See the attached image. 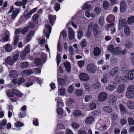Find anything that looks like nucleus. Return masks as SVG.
<instances>
[{"label": "nucleus", "mask_w": 134, "mask_h": 134, "mask_svg": "<svg viewBox=\"0 0 134 134\" xmlns=\"http://www.w3.org/2000/svg\"><path fill=\"white\" fill-rule=\"evenodd\" d=\"M94 121V118L92 116H90L86 119L85 123L86 124H90L92 122Z\"/></svg>", "instance_id": "nucleus-22"}, {"label": "nucleus", "mask_w": 134, "mask_h": 134, "mask_svg": "<svg viewBox=\"0 0 134 134\" xmlns=\"http://www.w3.org/2000/svg\"><path fill=\"white\" fill-rule=\"evenodd\" d=\"M89 107L91 110H92L96 108V106L95 103L92 102L89 104Z\"/></svg>", "instance_id": "nucleus-41"}, {"label": "nucleus", "mask_w": 134, "mask_h": 134, "mask_svg": "<svg viewBox=\"0 0 134 134\" xmlns=\"http://www.w3.org/2000/svg\"><path fill=\"white\" fill-rule=\"evenodd\" d=\"M127 105L130 109H133L134 108V103L133 102L130 101H128Z\"/></svg>", "instance_id": "nucleus-32"}, {"label": "nucleus", "mask_w": 134, "mask_h": 134, "mask_svg": "<svg viewBox=\"0 0 134 134\" xmlns=\"http://www.w3.org/2000/svg\"><path fill=\"white\" fill-rule=\"evenodd\" d=\"M29 64L27 62H25L21 63L20 64V67L21 69H24L27 67Z\"/></svg>", "instance_id": "nucleus-35"}, {"label": "nucleus", "mask_w": 134, "mask_h": 134, "mask_svg": "<svg viewBox=\"0 0 134 134\" xmlns=\"http://www.w3.org/2000/svg\"><path fill=\"white\" fill-rule=\"evenodd\" d=\"M39 15L36 14H35L32 16V21H34L35 24H38V19L39 18Z\"/></svg>", "instance_id": "nucleus-28"}, {"label": "nucleus", "mask_w": 134, "mask_h": 134, "mask_svg": "<svg viewBox=\"0 0 134 134\" xmlns=\"http://www.w3.org/2000/svg\"><path fill=\"white\" fill-rule=\"evenodd\" d=\"M127 91L131 92H133L134 91V87L132 85H130L127 88Z\"/></svg>", "instance_id": "nucleus-48"}, {"label": "nucleus", "mask_w": 134, "mask_h": 134, "mask_svg": "<svg viewBox=\"0 0 134 134\" xmlns=\"http://www.w3.org/2000/svg\"><path fill=\"white\" fill-rule=\"evenodd\" d=\"M106 20L108 23H110V24H107L108 28H109L110 26H113L114 25L115 17L113 15H110L108 16L107 17Z\"/></svg>", "instance_id": "nucleus-2"}, {"label": "nucleus", "mask_w": 134, "mask_h": 134, "mask_svg": "<svg viewBox=\"0 0 134 134\" xmlns=\"http://www.w3.org/2000/svg\"><path fill=\"white\" fill-rule=\"evenodd\" d=\"M115 80L117 83H119L122 81L124 82V81H122V78L121 76H116L115 77Z\"/></svg>", "instance_id": "nucleus-43"}, {"label": "nucleus", "mask_w": 134, "mask_h": 134, "mask_svg": "<svg viewBox=\"0 0 134 134\" xmlns=\"http://www.w3.org/2000/svg\"><path fill=\"white\" fill-rule=\"evenodd\" d=\"M110 115H111V117L112 124L113 126H115L117 124L115 121L118 118L117 115L115 113H112L110 114Z\"/></svg>", "instance_id": "nucleus-8"}, {"label": "nucleus", "mask_w": 134, "mask_h": 134, "mask_svg": "<svg viewBox=\"0 0 134 134\" xmlns=\"http://www.w3.org/2000/svg\"><path fill=\"white\" fill-rule=\"evenodd\" d=\"M93 24V22H91L88 25V29L90 30L91 31H93L94 36L96 37L99 35V27L97 24Z\"/></svg>", "instance_id": "nucleus-1"}, {"label": "nucleus", "mask_w": 134, "mask_h": 134, "mask_svg": "<svg viewBox=\"0 0 134 134\" xmlns=\"http://www.w3.org/2000/svg\"><path fill=\"white\" fill-rule=\"evenodd\" d=\"M57 128L59 130H60L61 129H64L65 128L64 125L61 123L57 125Z\"/></svg>", "instance_id": "nucleus-53"}, {"label": "nucleus", "mask_w": 134, "mask_h": 134, "mask_svg": "<svg viewBox=\"0 0 134 134\" xmlns=\"http://www.w3.org/2000/svg\"><path fill=\"white\" fill-rule=\"evenodd\" d=\"M60 9V4L57 2L54 5V9L57 12Z\"/></svg>", "instance_id": "nucleus-40"}, {"label": "nucleus", "mask_w": 134, "mask_h": 134, "mask_svg": "<svg viewBox=\"0 0 134 134\" xmlns=\"http://www.w3.org/2000/svg\"><path fill=\"white\" fill-rule=\"evenodd\" d=\"M126 78L129 80H132L134 79V70H132L129 71Z\"/></svg>", "instance_id": "nucleus-9"}, {"label": "nucleus", "mask_w": 134, "mask_h": 134, "mask_svg": "<svg viewBox=\"0 0 134 134\" xmlns=\"http://www.w3.org/2000/svg\"><path fill=\"white\" fill-rule=\"evenodd\" d=\"M68 37L70 40H73L74 37V33H69Z\"/></svg>", "instance_id": "nucleus-57"}, {"label": "nucleus", "mask_w": 134, "mask_h": 134, "mask_svg": "<svg viewBox=\"0 0 134 134\" xmlns=\"http://www.w3.org/2000/svg\"><path fill=\"white\" fill-rule=\"evenodd\" d=\"M126 10V4L125 1H122L120 3V11L124 13Z\"/></svg>", "instance_id": "nucleus-11"}, {"label": "nucleus", "mask_w": 134, "mask_h": 134, "mask_svg": "<svg viewBox=\"0 0 134 134\" xmlns=\"http://www.w3.org/2000/svg\"><path fill=\"white\" fill-rule=\"evenodd\" d=\"M12 92L14 94H15L19 97H21L23 96L22 93L19 90L15 88L12 90Z\"/></svg>", "instance_id": "nucleus-13"}, {"label": "nucleus", "mask_w": 134, "mask_h": 134, "mask_svg": "<svg viewBox=\"0 0 134 134\" xmlns=\"http://www.w3.org/2000/svg\"><path fill=\"white\" fill-rule=\"evenodd\" d=\"M127 22L129 24H131L134 23V16L129 17L127 20Z\"/></svg>", "instance_id": "nucleus-36"}, {"label": "nucleus", "mask_w": 134, "mask_h": 134, "mask_svg": "<svg viewBox=\"0 0 134 134\" xmlns=\"http://www.w3.org/2000/svg\"><path fill=\"white\" fill-rule=\"evenodd\" d=\"M124 32L126 36H130L131 32L130 29L128 26H125L124 29Z\"/></svg>", "instance_id": "nucleus-23"}, {"label": "nucleus", "mask_w": 134, "mask_h": 134, "mask_svg": "<svg viewBox=\"0 0 134 134\" xmlns=\"http://www.w3.org/2000/svg\"><path fill=\"white\" fill-rule=\"evenodd\" d=\"M58 106H59L60 105L62 107L64 106V104L62 100L60 99H58L57 100Z\"/></svg>", "instance_id": "nucleus-59"}, {"label": "nucleus", "mask_w": 134, "mask_h": 134, "mask_svg": "<svg viewBox=\"0 0 134 134\" xmlns=\"http://www.w3.org/2000/svg\"><path fill=\"white\" fill-rule=\"evenodd\" d=\"M96 70V67L92 63L88 65L87 67V70L89 74H94Z\"/></svg>", "instance_id": "nucleus-3"}, {"label": "nucleus", "mask_w": 134, "mask_h": 134, "mask_svg": "<svg viewBox=\"0 0 134 134\" xmlns=\"http://www.w3.org/2000/svg\"><path fill=\"white\" fill-rule=\"evenodd\" d=\"M126 94L127 98L129 99L132 98L134 96L133 93L132 92V91H131V92L127 91Z\"/></svg>", "instance_id": "nucleus-34"}, {"label": "nucleus", "mask_w": 134, "mask_h": 134, "mask_svg": "<svg viewBox=\"0 0 134 134\" xmlns=\"http://www.w3.org/2000/svg\"><path fill=\"white\" fill-rule=\"evenodd\" d=\"M121 48L120 47H117L115 48L113 53L114 55H118L121 53Z\"/></svg>", "instance_id": "nucleus-24"}, {"label": "nucleus", "mask_w": 134, "mask_h": 134, "mask_svg": "<svg viewBox=\"0 0 134 134\" xmlns=\"http://www.w3.org/2000/svg\"><path fill=\"white\" fill-rule=\"evenodd\" d=\"M124 88L125 87L124 85H121L118 87L117 91L119 93H122L124 91Z\"/></svg>", "instance_id": "nucleus-29"}, {"label": "nucleus", "mask_w": 134, "mask_h": 134, "mask_svg": "<svg viewBox=\"0 0 134 134\" xmlns=\"http://www.w3.org/2000/svg\"><path fill=\"white\" fill-rule=\"evenodd\" d=\"M71 126L74 129H76L79 127V124L76 122H74L71 124Z\"/></svg>", "instance_id": "nucleus-52"}, {"label": "nucleus", "mask_w": 134, "mask_h": 134, "mask_svg": "<svg viewBox=\"0 0 134 134\" xmlns=\"http://www.w3.org/2000/svg\"><path fill=\"white\" fill-rule=\"evenodd\" d=\"M120 122L121 125L122 126L125 125L126 124L127 121L126 119L124 118L120 120Z\"/></svg>", "instance_id": "nucleus-50"}, {"label": "nucleus", "mask_w": 134, "mask_h": 134, "mask_svg": "<svg viewBox=\"0 0 134 134\" xmlns=\"http://www.w3.org/2000/svg\"><path fill=\"white\" fill-rule=\"evenodd\" d=\"M6 63L10 65H12L14 62L11 57H8L5 59Z\"/></svg>", "instance_id": "nucleus-17"}, {"label": "nucleus", "mask_w": 134, "mask_h": 134, "mask_svg": "<svg viewBox=\"0 0 134 134\" xmlns=\"http://www.w3.org/2000/svg\"><path fill=\"white\" fill-rule=\"evenodd\" d=\"M26 113L25 111L20 112L19 114V118H22L26 116Z\"/></svg>", "instance_id": "nucleus-56"}, {"label": "nucleus", "mask_w": 134, "mask_h": 134, "mask_svg": "<svg viewBox=\"0 0 134 134\" xmlns=\"http://www.w3.org/2000/svg\"><path fill=\"white\" fill-rule=\"evenodd\" d=\"M74 102V100L72 99L69 98L67 101L66 102V104L67 105H70Z\"/></svg>", "instance_id": "nucleus-63"}, {"label": "nucleus", "mask_w": 134, "mask_h": 134, "mask_svg": "<svg viewBox=\"0 0 134 134\" xmlns=\"http://www.w3.org/2000/svg\"><path fill=\"white\" fill-rule=\"evenodd\" d=\"M74 90V87L72 85H70L68 87V91L69 93H72L73 92Z\"/></svg>", "instance_id": "nucleus-45"}, {"label": "nucleus", "mask_w": 134, "mask_h": 134, "mask_svg": "<svg viewBox=\"0 0 134 134\" xmlns=\"http://www.w3.org/2000/svg\"><path fill=\"white\" fill-rule=\"evenodd\" d=\"M30 49V45L28 44L26 46L25 49L21 53L20 57L22 59H24L26 55L29 52Z\"/></svg>", "instance_id": "nucleus-4"}, {"label": "nucleus", "mask_w": 134, "mask_h": 134, "mask_svg": "<svg viewBox=\"0 0 134 134\" xmlns=\"http://www.w3.org/2000/svg\"><path fill=\"white\" fill-rule=\"evenodd\" d=\"M109 3L107 1H104L103 3V8L105 9H107L109 6Z\"/></svg>", "instance_id": "nucleus-39"}, {"label": "nucleus", "mask_w": 134, "mask_h": 134, "mask_svg": "<svg viewBox=\"0 0 134 134\" xmlns=\"http://www.w3.org/2000/svg\"><path fill=\"white\" fill-rule=\"evenodd\" d=\"M57 112L58 114L60 115H61L63 114V110L61 107L57 109Z\"/></svg>", "instance_id": "nucleus-51"}, {"label": "nucleus", "mask_w": 134, "mask_h": 134, "mask_svg": "<svg viewBox=\"0 0 134 134\" xmlns=\"http://www.w3.org/2000/svg\"><path fill=\"white\" fill-rule=\"evenodd\" d=\"M85 61L84 60H81L78 62L77 64L79 66L81 67H82L84 65Z\"/></svg>", "instance_id": "nucleus-60"}, {"label": "nucleus", "mask_w": 134, "mask_h": 134, "mask_svg": "<svg viewBox=\"0 0 134 134\" xmlns=\"http://www.w3.org/2000/svg\"><path fill=\"white\" fill-rule=\"evenodd\" d=\"M25 81V79L23 77H20L18 80L17 84L19 86L20 85L23 83Z\"/></svg>", "instance_id": "nucleus-30"}, {"label": "nucleus", "mask_w": 134, "mask_h": 134, "mask_svg": "<svg viewBox=\"0 0 134 134\" xmlns=\"http://www.w3.org/2000/svg\"><path fill=\"white\" fill-rule=\"evenodd\" d=\"M101 53L100 49L99 47H96L94 49L93 54L96 56H98Z\"/></svg>", "instance_id": "nucleus-19"}, {"label": "nucleus", "mask_w": 134, "mask_h": 134, "mask_svg": "<svg viewBox=\"0 0 134 134\" xmlns=\"http://www.w3.org/2000/svg\"><path fill=\"white\" fill-rule=\"evenodd\" d=\"M5 49L6 51L10 52L12 50V48L9 44H6L5 46Z\"/></svg>", "instance_id": "nucleus-55"}, {"label": "nucleus", "mask_w": 134, "mask_h": 134, "mask_svg": "<svg viewBox=\"0 0 134 134\" xmlns=\"http://www.w3.org/2000/svg\"><path fill=\"white\" fill-rule=\"evenodd\" d=\"M91 7V5L88 4L87 3H85L83 7V9L84 10L87 9H90Z\"/></svg>", "instance_id": "nucleus-44"}, {"label": "nucleus", "mask_w": 134, "mask_h": 134, "mask_svg": "<svg viewBox=\"0 0 134 134\" xmlns=\"http://www.w3.org/2000/svg\"><path fill=\"white\" fill-rule=\"evenodd\" d=\"M9 75L11 78H15L18 76V74L16 70H12L10 71Z\"/></svg>", "instance_id": "nucleus-16"}, {"label": "nucleus", "mask_w": 134, "mask_h": 134, "mask_svg": "<svg viewBox=\"0 0 134 134\" xmlns=\"http://www.w3.org/2000/svg\"><path fill=\"white\" fill-rule=\"evenodd\" d=\"M33 123L34 125L37 126L38 125L39 123L38 121V119L36 118H34L33 122Z\"/></svg>", "instance_id": "nucleus-61"}, {"label": "nucleus", "mask_w": 134, "mask_h": 134, "mask_svg": "<svg viewBox=\"0 0 134 134\" xmlns=\"http://www.w3.org/2000/svg\"><path fill=\"white\" fill-rule=\"evenodd\" d=\"M38 24H36L34 21H32V22L29 21L28 23V25L27 26L29 28H34Z\"/></svg>", "instance_id": "nucleus-25"}, {"label": "nucleus", "mask_w": 134, "mask_h": 134, "mask_svg": "<svg viewBox=\"0 0 134 134\" xmlns=\"http://www.w3.org/2000/svg\"><path fill=\"white\" fill-rule=\"evenodd\" d=\"M58 85L60 86H64L65 85V81L63 79L58 78Z\"/></svg>", "instance_id": "nucleus-27"}, {"label": "nucleus", "mask_w": 134, "mask_h": 134, "mask_svg": "<svg viewBox=\"0 0 134 134\" xmlns=\"http://www.w3.org/2000/svg\"><path fill=\"white\" fill-rule=\"evenodd\" d=\"M59 94L61 95H64L65 93V89L63 87L60 88L59 90Z\"/></svg>", "instance_id": "nucleus-42"}, {"label": "nucleus", "mask_w": 134, "mask_h": 134, "mask_svg": "<svg viewBox=\"0 0 134 134\" xmlns=\"http://www.w3.org/2000/svg\"><path fill=\"white\" fill-rule=\"evenodd\" d=\"M29 29V27L26 26L21 30V33L23 35H25Z\"/></svg>", "instance_id": "nucleus-33"}, {"label": "nucleus", "mask_w": 134, "mask_h": 134, "mask_svg": "<svg viewBox=\"0 0 134 134\" xmlns=\"http://www.w3.org/2000/svg\"><path fill=\"white\" fill-rule=\"evenodd\" d=\"M33 73V71L31 69H28L23 70L21 72L22 75L27 76Z\"/></svg>", "instance_id": "nucleus-12"}, {"label": "nucleus", "mask_w": 134, "mask_h": 134, "mask_svg": "<svg viewBox=\"0 0 134 134\" xmlns=\"http://www.w3.org/2000/svg\"><path fill=\"white\" fill-rule=\"evenodd\" d=\"M103 109L104 111L108 113H110L112 111V108L108 106L103 107Z\"/></svg>", "instance_id": "nucleus-31"}, {"label": "nucleus", "mask_w": 134, "mask_h": 134, "mask_svg": "<svg viewBox=\"0 0 134 134\" xmlns=\"http://www.w3.org/2000/svg\"><path fill=\"white\" fill-rule=\"evenodd\" d=\"M81 111L79 110L75 109L72 113V114L73 116L76 117L81 116L82 115Z\"/></svg>", "instance_id": "nucleus-14"}, {"label": "nucleus", "mask_w": 134, "mask_h": 134, "mask_svg": "<svg viewBox=\"0 0 134 134\" xmlns=\"http://www.w3.org/2000/svg\"><path fill=\"white\" fill-rule=\"evenodd\" d=\"M75 94L77 96H80L82 95V92L80 90L78 89L76 91Z\"/></svg>", "instance_id": "nucleus-58"}, {"label": "nucleus", "mask_w": 134, "mask_h": 134, "mask_svg": "<svg viewBox=\"0 0 134 134\" xmlns=\"http://www.w3.org/2000/svg\"><path fill=\"white\" fill-rule=\"evenodd\" d=\"M80 79L83 81H87L89 79V77L88 75L84 72L81 73L79 75Z\"/></svg>", "instance_id": "nucleus-6"}, {"label": "nucleus", "mask_w": 134, "mask_h": 134, "mask_svg": "<svg viewBox=\"0 0 134 134\" xmlns=\"http://www.w3.org/2000/svg\"><path fill=\"white\" fill-rule=\"evenodd\" d=\"M31 15L30 12L28 11V10L26 9L24 13L23 16L20 17V20L22 19L23 16L27 19H29L31 18Z\"/></svg>", "instance_id": "nucleus-10"}, {"label": "nucleus", "mask_w": 134, "mask_h": 134, "mask_svg": "<svg viewBox=\"0 0 134 134\" xmlns=\"http://www.w3.org/2000/svg\"><path fill=\"white\" fill-rule=\"evenodd\" d=\"M19 56V54L18 53H16L15 54L13 57L12 59L14 62L16 61L18 59Z\"/></svg>", "instance_id": "nucleus-49"}, {"label": "nucleus", "mask_w": 134, "mask_h": 134, "mask_svg": "<svg viewBox=\"0 0 134 134\" xmlns=\"http://www.w3.org/2000/svg\"><path fill=\"white\" fill-rule=\"evenodd\" d=\"M108 75L107 74H104L103 75V78L101 79V81L104 83H107L108 82Z\"/></svg>", "instance_id": "nucleus-21"}, {"label": "nucleus", "mask_w": 134, "mask_h": 134, "mask_svg": "<svg viewBox=\"0 0 134 134\" xmlns=\"http://www.w3.org/2000/svg\"><path fill=\"white\" fill-rule=\"evenodd\" d=\"M36 77L34 76H31L28 79V81L35 83L36 81Z\"/></svg>", "instance_id": "nucleus-54"}, {"label": "nucleus", "mask_w": 134, "mask_h": 134, "mask_svg": "<svg viewBox=\"0 0 134 134\" xmlns=\"http://www.w3.org/2000/svg\"><path fill=\"white\" fill-rule=\"evenodd\" d=\"M126 47L127 48H132V44L130 41H129L126 44H125Z\"/></svg>", "instance_id": "nucleus-62"}, {"label": "nucleus", "mask_w": 134, "mask_h": 134, "mask_svg": "<svg viewBox=\"0 0 134 134\" xmlns=\"http://www.w3.org/2000/svg\"><path fill=\"white\" fill-rule=\"evenodd\" d=\"M35 64L37 66H39L41 64L42 61L40 58H35L34 60Z\"/></svg>", "instance_id": "nucleus-26"}, {"label": "nucleus", "mask_w": 134, "mask_h": 134, "mask_svg": "<svg viewBox=\"0 0 134 134\" xmlns=\"http://www.w3.org/2000/svg\"><path fill=\"white\" fill-rule=\"evenodd\" d=\"M128 121L130 125H132L134 124V120L131 117H129L128 118Z\"/></svg>", "instance_id": "nucleus-46"}, {"label": "nucleus", "mask_w": 134, "mask_h": 134, "mask_svg": "<svg viewBox=\"0 0 134 134\" xmlns=\"http://www.w3.org/2000/svg\"><path fill=\"white\" fill-rule=\"evenodd\" d=\"M95 12L97 14H99L101 12V9L99 7H96L94 9Z\"/></svg>", "instance_id": "nucleus-64"}, {"label": "nucleus", "mask_w": 134, "mask_h": 134, "mask_svg": "<svg viewBox=\"0 0 134 134\" xmlns=\"http://www.w3.org/2000/svg\"><path fill=\"white\" fill-rule=\"evenodd\" d=\"M49 20V22L52 26H53L54 21L55 20L56 18L51 14L48 15Z\"/></svg>", "instance_id": "nucleus-18"}, {"label": "nucleus", "mask_w": 134, "mask_h": 134, "mask_svg": "<svg viewBox=\"0 0 134 134\" xmlns=\"http://www.w3.org/2000/svg\"><path fill=\"white\" fill-rule=\"evenodd\" d=\"M119 69L118 67H114L110 72V74L113 76H116L119 74Z\"/></svg>", "instance_id": "nucleus-7"}, {"label": "nucleus", "mask_w": 134, "mask_h": 134, "mask_svg": "<svg viewBox=\"0 0 134 134\" xmlns=\"http://www.w3.org/2000/svg\"><path fill=\"white\" fill-rule=\"evenodd\" d=\"M19 40V36L18 35H16L14 39L13 44L14 46H16L17 45Z\"/></svg>", "instance_id": "nucleus-38"}, {"label": "nucleus", "mask_w": 134, "mask_h": 134, "mask_svg": "<svg viewBox=\"0 0 134 134\" xmlns=\"http://www.w3.org/2000/svg\"><path fill=\"white\" fill-rule=\"evenodd\" d=\"M6 94L7 96L9 97H13L14 95L12 92V90H8L6 91Z\"/></svg>", "instance_id": "nucleus-37"}, {"label": "nucleus", "mask_w": 134, "mask_h": 134, "mask_svg": "<svg viewBox=\"0 0 134 134\" xmlns=\"http://www.w3.org/2000/svg\"><path fill=\"white\" fill-rule=\"evenodd\" d=\"M116 98L115 97L113 96H110L108 98V101L109 102L111 103L112 105H113L115 103Z\"/></svg>", "instance_id": "nucleus-15"}, {"label": "nucleus", "mask_w": 134, "mask_h": 134, "mask_svg": "<svg viewBox=\"0 0 134 134\" xmlns=\"http://www.w3.org/2000/svg\"><path fill=\"white\" fill-rule=\"evenodd\" d=\"M64 66L67 72H69L71 70V65L69 62H66L64 63Z\"/></svg>", "instance_id": "nucleus-20"}, {"label": "nucleus", "mask_w": 134, "mask_h": 134, "mask_svg": "<svg viewBox=\"0 0 134 134\" xmlns=\"http://www.w3.org/2000/svg\"><path fill=\"white\" fill-rule=\"evenodd\" d=\"M107 97V94L104 92H103L99 94L98 97V99L100 101H103L105 100Z\"/></svg>", "instance_id": "nucleus-5"}, {"label": "nucleus", "mask_w": 134, "mask_h": 134, "mask_svg": "<svg viewBox=\"0 0 134 134\" xmlns=\"http://www.w3.org/2000/svg\"><path fill=\"white\" fill-rule=\"evenodd\" d=\"M114 48L113 45H109L108 47V51L111 53H113L114 50Z\"/></svg>", "instance_id": "nucleus-47"}]
</instances>
